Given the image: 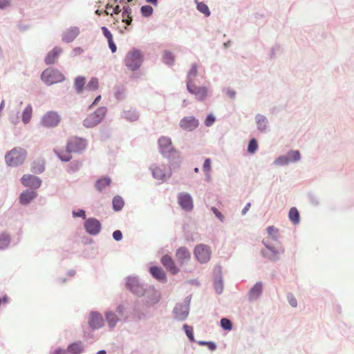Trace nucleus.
I'll use <instances>...</instances> for the list:
<instances>
[{
  "mask_svg": "<svg viewBox=\"0 0 354 354\" xmlns=\"http://www.w3.org/2000/svg\"><path fill=\"white\" fill-rule=\"evenodd\" d=\"M27 157V151L21 147H15L5 156L6 162L9 166L17 167L24 162Z\"/></svg>",
  "mask_w": 354,
  "mask_h": 354,
  "instance_id": "f257e3e1",
  "label": "nucleus"
},
{
  "mask_svg": "<svg viewBox=\"0 0 354 354\" xmlns=\"http://www.w3.org/2000/svg\"><path fill=\"white\" fill-rule=\"evenodd\" d=\"M41 78L48 85L62 82L64 80V75L58 70L48 68L43 71Z\"/></svg>",
  "mask_w": 354,
  "mask_h": 354,
  "instance_id": "f03ea898",
  "label": "nucleus"
},
{
  "mask_svg": "<svg viewBox=\"0 0 354 354\" xmlns=\"http://www.w3.org/2000/svg\"><path fill=\"white\" fill-rule=\"evenodd\" d=\"M106 113L105 107H100L94 113L88 115L84 120V126L86 128H92L99 124Z\"/></svg>",
  "mask_w": 354,
  "mask_h": 354,
  "instance_id": "7ed1b4c3",
  "label": "nucleus"
},
{
  "mask_svg": "<svg viewBox=\"0 0 354 354\" xmlns=\"http://www.w3.org/2000/svg\"><path fill=\"white\" fill-rule=\"evenodd\" d=\"M142 56L138 50H132L127 53L124 63L125 65L131 70L136 71L141 65Z\"/></svg>",
  "mask_w": 354,
  "mask_h": 354,
  "instance_id": "20e7f679",
  "label": "nucleus"
},
{
  "mask_svg": "<svg viewBox=\"0 0 354 354\" xmlns=\"http://www.w3.org/2000/svg\"><path fill=\"white\" fill-rule=\"evenodd\" d=\"M61 122V117L55 111H48L41 118V124L46 128L57 127Z\"/></svg>",
  "mask_w": 354,
  "mask_h": 354,
  "instance_id": "39448f33",
  "label": "nucleus"
},
{
  "mask_svg": "<svg viewBox=\"0 0 354 354\" xmlns=\"http://www.w3.org/2000/svg\"><path fill=\"white\" fill-rule=\"evenodd\" d=\"M187 88L188 91L199 101H203L207 96V88L205 86H197L194 81H187Z\"/></svg>",
  "mask_w": 354,
  "mask_h": 354,
  "instance_id": "423d86ee",
  "label": "nucleus"
},
{
  "mask_svg": "<svg viewBox=\"0 0 354 354\" xmlns=\"http://www.w3.org/2000/svg\"><path fill=\"white\" fill-rule=\"evenodd\" d=\"M210 248L203 244L197 245L194 249V254L201 263L207 262L211 257Z\"/></svg>",
  "mask_w": 354,
  "mask_h": 354,
  "instance_id": "0eeeda50",
  "label": "nucleus"
},
{
  "mask_svg": "<svg viewBox=\"0 0 354 354\" xmlns=\"http://www.w3.org/2000/svg\"><path fill=\"white\" fill-rule=\"evenodd\" d=\"M86 140L80 138H72L67 143L68 150L72 152H78L85 149Z\"/></svg>",
  "mask_w": 354,
  "mask_h": 354,
  "instance_id": "6e6552de",
  "label": "nucleus"
},
{
  "mask_svg": "<svg viewBox=\"0 0 354 354\" xmlns=\"http://www.w3.org/2000/svg\"><path fill=\"white\" fill-rule=\"evenodd\" d=\"M263 243L267 248V250H263L262 254L270 260H276L279 255L284 252L283 249H277L274 246L270 245L266 240H263Z\"/></svg>",
  "mask_w": 354,
  "mask_h": 354,
  "instance_id": "1a4fd4ad",
  "label": "nucleus"
},
{
  "mask_svg": "<svg viewBox=\"0 0 354 354\" xmlns=\"http://www.w3.org/2000/svg\"><path fill=\"white\" fill-rule=\"evenodd\" d=\"M84 227L86 231L91 235L97 234L101 230V224L100 221L93 218H90L85 221Z\"/></svg>",
  "mask_w": 354,
  "mask_h": 354,
  "instance_id": "9d476101",
  "label": "nucleus"
},
{
  "mask_svg": "<svg viewBox=\"0 0 354 354\" xmlns=\"http://www.w3.org/2000/svg\"><path fill=\"white\" fill-rule=\"evenodd\" d=\"M153 176L160 180H165L171 175L170 171L166 172V167L163 165H153L151 167Z\"/></svg>",
  "mask_w": 354,
  "mask_h": 354,
  "instance_id": "9b49d317",
  "label": "nucleus"
},
{
  "mask_svg": "<svg viewBox=\"0 0 354 354\" xmlns=\"http://www.w3.org/2000/svg\"><path fill=\"white\" fill-rule=\"evenodd\" d=\"M198 120L193 116L185 117L180 122V127L186 131H192L198 127Z\"/></svg>",
  "mask_w": 354,
  "mask_h": 354,
  "instance_id": "f8f14e48",
  "label": "nucleus"
},
{
  "mask_svg": "<svg viewBox=\"0 0 354 354\" xmlns=\"http://www.w3.org/2000/svg\"><path fill=\"white\" fill-rule=\"evenodd\" d=\"M178 203L180 207L186 210L191 211L193 209V201L187 193H180L178 196Z\"/></svg>",
  "mask_w": 354,
  "mask_h": 354,
  "instance_id": "ddd939ff",
  "label": "nucleus"
},
{
  "mask_svg": "<svg viewBox=\"0 0 354 354\" xmlns=\"http://www.w3.org/2000/svg\"><path fill=\"white\" fill-rule=\"evenodd\" d=\"M21 183L25 187L37 189L40 187L41 180L32 175L26 174L24 175L21 178Z\"/></svg>",
  "mask_w": 354,
  "mask_h": 354,
  "instance_id": "4468645a",
  "label": "nucleus"
},
{
  "mask_svg": "<svg viewBox=\"0 0 354 354\" xmlns=\"http://www.w3.org/2000/svg\"><path fill=\"white\" fill-rule=\"evenodd\" d=\"M160 152L163 154L170 153L174 151L171 140L169 138L162 136L158 140Z\"/></svg>",
  "mask_w": 354,
  "mask_h": 354,
  "instance_id": "2eb2a0df",
  "label": "nucleus"
},
{
  "mask_svg": "<svg viewBox=\"0 0 354 354\" xmlns=\"http://www.w3.org/2000/svg\"><path fill=\"white\" fill-rule=\"evenodd\" d=\"M88 324L93 329L101 328L104 324L102 316L97 313H91L89 316Z\"/></svg>",
  "mask_w": 354,
  "mask_h": 354,
  "instance_id": "dca6fc26",
  "label": "nucleus"
},
{
  "mask_svg": "<svg viewBox=\"0 0 354 354\" xmlns=\"http://www.w3.org/2000/svg\"><path fill=\"white\" fill-rule=\"evenodd\" d=\"M127 286L136 295H142L144 294L142 287L140 285L138 281L136 278H128Z\"/></svg>",
  "mask_w": 354,
  "mask_h": 354,
  "instance_id": "f3484780",
  "label": "nucleus"
},
{
  "mask_svg": "<svg viewBox=\"0 0 354 354\" xmlns=\"http://www.w3.org/2000/svg\"><path fill=\"white\" fill-rule=\"evenodd\" d=\"M62 50L59 47H55L46 55L45 62L46 64H53L55 63L62 53Z\"/></svg>",
  "mask_w": 354,
  "mask_h": 354,
  "instance_id": "a211bd4d",
  "label": "nucleus"
},
{
  "mask_svg": "<svg viewBox=\"0 0 354 354\" xmlns=\"http://www.w3.org/2000/svg\"><path fill=\"white\" fill-rule=\"evenodd\" d=\"M161 263L162 265L172 274L178 272V269L176 267L175 263L171 257L165 255L161 259Z\"/></svg>",
  "mask_w": 354,
  "mask_h": 354,
  "instance_id": "6ab92c4d",
  "label": "nucleus"
},
{
  "mask_svg": "<svg viewBox=\"0 0 354 354\" xmlns=\"http://www.w3.org/2000/svg\"><path fill=\"white\" fill-rule=\"evenodd\" d=\"M37 196V193L34 191L26 190L22 192L19 197L20 203L26 205L29 203Z\"/></svg>",
  "mask_w": 354,
  "mask_h": 354,
  "instance_id": "aec40b11",
  "label": "nucleus"
},
{
  "mask_svg": "<svg viewBox=\"0 0 354 354\" xmlns=\"http://www.w3.org/2000/svg\"><path fill=\"white\" fill-rule=\"evenodd\" d=\"M79 35L77 28H71L66 30L63 35V40L66 42H71Z\"/></svg>",
  "mask_w": 354,
  "mask_h": 354,
  "instance_id": "412c9836",
  "label": "nucleus"
},
{
  "mask_svg": "<svg viewBox=\"0 0 354 354\" xmlns=\"http://www.w3.org/2000/svg\"><path fill=\"white\" fill-rule=\"evenodd\" d=\"M32 171L36 174H41L45 169V160L43 158H37L32 163Z\"/></svg>",
  "mask_w": 354,
  "mask_h": 354,
  "instance_id": "4be33fe9",
  "label": "nucleus"
},
{
  "mask_svg": "<svg viewBox=\"0 0 354 354\" xmlns=\"http://www.w3.org/2000/svg\"><path fill=\"white\" fill-rule=\"evenodd\" d=\"M84 351V346L81 342H74L67 348L68 353L71 354H80Z\"/></svg>",
  "mask_w": 354,
  "mask_h": 354,
  "instance_id": "5701e85b",
  "label": "nucleus"
},
{
  "mask_svg": "<svg viewBox=\"0 0 354 354\" xmlns=\"http://www.w3.org/2000/svg\"><path fill=\"white\" fill-rule=\"evenodd\" d=\"M150 272L154 278L159 281H165L166 280L165 274L160 268L151 267L150 268Z\"/></svg>",
  "mask_w": 354,
  "mask_h": 354,
  "instance_id": "b1692460",
  "label": "nucleus"
},
{
  "mask_svg": "<svg viewBox=\"0 0 354 354\" xmlns=\"http://www.w3.org/2000/svg\"><path fill=\"white\" fill-rule=\"evenodd\" d=\"M174 312L178 319H184L188 315V308L186 306L178 305L174 308Z\"/></svg>",
  "mask_w": 354,
  "mask_h": 354,
  "instance_id": "393cba45",
  "label": "nucleus"
},
{
  "mask_svg": "<svg viewBox=\"0 0 354 354\" xmlns=\"http://www.w3.org/2000/svg\"><path fill=\"white\" fill-rule=\"evenodd\" d=\"M176 257L178 261H183L190 259V253L187 248L182 247L177 250Z\"/></svg>",
  "mask_w": 354,
  "mask_h": 354,
  "instance_id": "a878e982",
  "label": "nucleus"
},
{
  "mask_svg": "<svg viewBox=\"0 0 354 354\" xmlns=\"http://www.w3.org/2000/svg\"><path fill=\"white\" fill-rule=\"evenodd\" d=\"M262 292V284L257 283L250 290L249 297L250 299H257Z\"/></svg>",
  "mask_w": 354,
  "mask_h": 354,
  "instance_id": "bb28decb",
  "label": "nucleus"
},
{
  "mask_svg": "<svg viewBox=\"0 0 354 354\" xmlns=\"http://www.w3.org/2000/svg\"><path fill=\"white\" fill-rule=\"evenodd\" d=\"M111 183V180L109 178H102L99 179L95 183V187L99 191H102L106 187H109Z\"/></svg>",
  "mask_w": 354,
  "mask_h": 354,
  "instance_id": "cd10ccee",
  "label": "nucleus"
},
{
  "mask_svg": "<svg viewBox=\"0 0 354 354\" xmlns=\"http://www.w3.org/2000/svg\"><path fill=\"white\" fill-rule=\"evenodd\" d=\"M257 127L259 130L263 131L266 129L268 124L267 118L261 115H257L256 117Z\"/></svg>",
  "mask_w": 354,
  "mask_h": 354,
  "instance_id": "c85d7f7f",
  "label": "nucleus"
},
{
  "mask_svg": "<svg viewBox=\"0 0 354 354\" xmlns=\"http://www.w3.org/2000/svg\"><path fill=\"white\" fill-rule=\"evenodd\" d=\"M131 14V8L129 6H124L122 11V21L126 23L127 25H130L132 21Z\"/></svg>",
  "mask_w": 354,
  "mask_h": 354,
  "instance_id": "c756f323",
  "label": "nucleus"
},
{
  "mask_svg": "<svg viewBox=\"0 0 354 354\" xmlns=\"http://www.w3.org/2000/svg\"><path fill=\"white\" fill-rule=\"evenodd\" d=\"M289 219L294 223L298 224L300 220L299 213L296 207H292L288 214Z\"/></svg>",
  "mask_w": 354,
  "mask_h": 354,
  "instance_id": "7c9ffc66",
  "label": "nucleus"
},
{
  "mask_svg": "<svg viewBox=\"0 0 354 354\" xmlns=\"http://www.w3.org/2000/svg\"><path fill=\"white\" fill-rule=\"evenodd\" d=\"M86 84V79L84 77L79 76L75 79V88L77 93H80L82 92Z\"/></svg>",
  "mask_w": 354,
  "mask_h": 354,
  "instance_id": "2f4dec72",
  "label": "nucleus"
},
{
  "mask_svg": "<svg viewBox=\"0 0 354 354\" xmlns=\"http://www.w3.org/2000/svg\"><path fill=\"white\" fill-rule=\"evenodd\" d=\"M32 114V108L31 105H28L24 109L22 114V120L24 124H27L30 122Z\"/></svg>",
  "mask_w": 354,
  "mask_h": 354,
  "instance_id": "473e14b6",
  "label": "nucleus"
},
{
  "mask_svg": "<svg viewBox=\"0 0 354 354\" xmlns=\"http://www.w3.org/2000/svg\"><path fill=\"white\" fill-rule=\"evenodd\" d=\"M124 116L126 119L133 122L138 119V114L135 109L127 110L124 112Z\"/></svg>",
  "mask_w": 354,
  "mask_h": 354,
  "instance_id": "72a5a7b5",
  "label": "nucleus"
},
{
  "mask_svg": "<svg viewBox=\"0 0 354 354\" xmlns=\"http://www.w3.org/2000/svg\"><path fill=\"white\" fill-rule=\"evenodd\" d=\"M124 201L122 197L116 196L113 199V207L115 211H120L124 207Z\"/></svg>",
  "mask_w": 354,
  "mask_h": 354,
  "instance_id": "f704fd0d",
  "label": "nucleus"
},
{
  "mask_svg": "<svg viewBox=\"0 0 354 354\" xmlns=\"http://www.w3.org/2000/svg\"><path fill=\"white\" fill-rule=\"evenodd\" d=\"M195 2L197 5V9L199 12L204 14L206 17H209L210 15L209 8L205 3L199 2L198 0H195Z\"/></svg>",
  "mask_w": 354,
  "mask_h": 354,
  "instance_id": "c9c22d12",
  "label": "nucleus"
},
{
  "mask_svg": "<svg viewBox=\"0 0 354 354\" xmlns=\"http://www.w3.org/2000/svg\"><path fill=\"white\" fill-rule=\"evenodd\" d=\"M106 318L109 325L111 327H114L118 321L116 315L111 312H108L106 313Z\"/></svg>",
  "mask_w": 354,
  "mask_h": 354,
  "instance_id": "e433bc0d",
  "label": "nucleus"
},
{
  "mask_svg": "<svg viewBox=\"0 0 354 354\" xmlns=\"http://www.w3.org/2000/svg\"><path fill=\"white\" fill-rule=\"evenodd\" d=\"M57 155L59 156L61 160L67 162L69 161L72 158L71 152V151L68 150L66 148V150L65 151L62 152H58L57 151H55Z\"/></svg>",
  "mask_w": 354,
  "mask_h": 354,
  "instance_id": "4c0bfd02",
  "label": "nucleus"
},
{
  "mask_svg": "<svg viewBox=\"0 0 354 354\" xmlns=\"http://www.w3.org/2000/svg\"><path fill=\"white\" fill-rule=\"evenodd\" d=\"M99 82L96 77H93L88 83L85 88L88 91H95L98 88Z\"/></svg>",
  "mask_w": 354,
  "mask_h": 354,
  "instance_id": "58836bf2",
  "label": "nucleus"
},
{
  "mask_svg": "<svg viewBox=\"0 0 354 354\" xmlns=\"http://www.w3.org/2000/svg\"><path fill=\"white\" fill-rule=\"evenodd\" d=\"M10 243V237L6 234H0V249H4L8 246Z\"/></svg>",
  "mask_w": 354,
  "mask_h": 354,
  "instance_id": "ea45409f",
  "label": "nucleus"
},
{
  "mask_svg": "<svg viewBox=\"0 0 354 354\" xmlns=\"http://www.w3.org/2000/svg\"><path fill=\"white\" fill-rule=\"evenodd\" d=\"M268 235L274 240H277L279 237V230L274 226H270L267 228Z\"/></svg>",
  "mask_w": 354,
  "mask_h": 354,
  "instance_id": "a19ab883",
  "label": "nucleus"
},
{
  "mask_svg": "<svg viewBox=\"0 0 354 354\" xmlns=\"http://www.w3.org/2000/svg\"><path fill=\"white\" fill-rule=\"evenodd\" d=\"M197 73V65L193 64L187 75V81H194V78L196 77Z\"/></svg>",
  "mask_w": 354,
  "mask_h": 354,
  "instance_id": "79ce46f5",
  "label": "nucleus"
},
{
  "mask_svg": "<svg viewBox=\"0 0 354 354\" xmlns=\"http://www.w3.org/2000/svg\"><path fill=\"white\" fill-rule=\"evenodd\" d=\"M153 8L151 6H143L141 7V13L144 17H149L153 13Z\"/></svg>",
  "mask_w": 354,
  "mask_h": 354,
  "instance_id": "37998d69",
  "label": "nucleus"
},
{
  "mask_svg": "<svg viewBox=\"0 0 354 354\" xmlns=\"http://www.w3.org/2000/svg\"><path fill=\"white\" fill-rule=\"evenodd\" d=\"M257 147L258 145L257 140L254 138L250 140L248 147V152L250 153H254L257 151Z\"/></svg>",
  "mask_w": 354,
  "mask_h": 354,
  "instance_id": "c03bdc74",
  "label": "nucleus"
},
{
  "mask_svg": "<svg viewBox=\"0 0 354 354\" xmlns=\"http://www.w3.org/2000/svg\"><path fill=\"white\" fill-rule=\"evenodd\" d=\"M183 328H184L185 332L186 335H187L188 338L189 339V340L192 342H194V337L193 328L187 324H185Z\"/></svg>",
  "mask_w": 354,
  "mask_h": 354,
  "instance_id": "a18cd8bd",
  "label": "nucleus"
},
{
  "mask_svg": "<svg viewBox=\"0 0 354 354\" xmlns=\"http://www.w3.org/2000/svg\"><path fill=\"white\" fill-rule=\"evenodd\" d=\"M163 60L165 63L171 64L174 61V57L171 53L166 51L163 55Z\"/></svg>",
  "mask_w": 354,
  "mask_h": 354,
  "instance_id": "49530a36",
  "label": "nucleus"
},
{
  "mask_svg": "<svg viewBox=\"0 0 354 354\" xmlns=\"http://www.w3.org/2000/svg\"><path fill=\"white\" fill-rule=\"evenodd\" d=\"M288 158L289 161H297L300 158V153L299 151H292L288 153Z\"/></svg>",
  "mask_w": 354,
  "mask_h": 354,
  "instance_id": "de8ad7c7",
  "label": "nucleus"
},
{
  "mask_svg": "<svg viewBox=\"0 0 354 354\" xmlns=\"http://www.w3.org/2000/svg\"><path fill=\"white\" fill-rule=\"evenodd\" d=\"M221 325L224 329L228 330H230L232 328V322L226 318L221 319Z\"/></svg>",
  "mask_w": 354,
  "mask_h": 354,
  "instance_id": "09e8293b",
  "label": "nucleus"
},
{
  "mask_svg": "<svg viewBox=\"0 0 354 354\" xmlns=\"http://www.w3.org/2000/svg\"><path fill=\"white\" fill-rule=\"evenodd\" d=\"M204 172L206 173V174L209 176V171L211 170V160L209 158H207L203 164V167Z\"/></svg>",
  "mask_w": 354,
  "mask_h": 354,
  "instance_id": "8fccbe9b",
  "label": "nucleus"
},
{
  "mask_svg": "<svg viewBox=\"0 0 354 354\" xmlns=\"http://www.w3.org/2000/svg\"><path fill=\"white\" fill-rule=\"evenodd\" d=\"M215 117L212 114H209L207 115L205 120V124L207 127H210L213 124V123L215 122Z\"/></svg>",
  "mask_w": 354,
  "mask_h": 354,
  "instance_id": "3c124183",
  "label": "nucleus"
},
{
  "mask_svg": "<svg viewBox=\"0 0 354 354\" xmlns=\"http://www.w3.org/2000/svg\"><path fill=\"white\" fill-rule=\"evenodd\" d=\"M102 30L104 37L107 39L108 41L113 39V35L106 27L103 26L102 28Z\"/></svg>",
  "mask_w": 354,
  "mask_h": 354,
  "instance_id": "603ef678",
  "label": "nucleus"
},
{
  "mask_svg": "<svg viewBox=\"0 0 354 354\" xmlns=\"http://www.w3.org/2000/svg\"><path fill=\"white\" fill-rule=\"evenodd\" d=\"M199 344L207 346L211 351H214L216 348V344L212 342H199Z\"/></svg>",
  "mask_w": 354,
  "mask_h": 354,
  "instance_id": "864d4df0",
  "label": "nucleus"
},
{
  "mask_svg": "<svg viewBox=\"0 0 354 354\" xmlns=\"http://www.w3.org/2000/svg\"><path fill=\"white\" fill-rule=\"evenodd\" d=\"M288 162H289V160H288V157L281 156L276 160L275 163H277L278 165H284V164H288Z\"/></svg>",
  "mask_w": 354,
  "mask_h": 354,
  "instance_id": "5fc2aeb1",
  "label": "nucleus"
},
{
  "mask_svg": "<svg viewBox=\"0 0 354 354\" xmlns=\"http://www.w3.org/2000/svg\"><path fill=\"white\" fill-rule=\"evenodd\" d=\"M288 299L290 305L292 307H296L297 305V299L294 297L292 295H288Z\"/></svg>",
  "mask_w": 354,
  "mask_h": 354,
  "instance_id": "6e6d98bb",
  "label": "nucleus"
},
{
  "mask_svg": "<svg viewBox=\"0 0 354 354\" xmlns=\"http://www.w3.org/2000/svg\"><path fill=\"white\" fill-rule=\"evenodd\" d=\"M113 237L115 241H120L122 239V234L120 230H115L113 233Z\"/></svg>",
  "mask_w": 354,
  "mask_h": 354,
  "instance_id": "4d7b16f0",
  "label": "nucleus"
},
{
  "mask_svg": "<svg viewBox=\"0 0 354 354\" xmlns=\"http://www.w3.org/2000/svg\"><path fill=\"white\" fill-rule=\"evenodd\" d=\"M108 43H109V46L111 52L112 53L116 52L117 47H116V45L115 44V43L113 41V39L109 40Z\"/></svg>",
  "mask_w": 354,
  "mask_h": 354,
  "instance_id": "13d9d810",
  "label": "nucleus"
},
{
  "mask_svg": "<svg viewBox=\"0 0 354 354\" xmlns=\"http://www.w3.org/2000/svg\"><path fill=\"white\" fill-rule=\"evenodd\" d=\"M212 210L218 218H219L221 221H223V216L221 214V213L219 211H218V209L216 208L212 207Z\"/></svg>",
  "mask_w": 354,
  "mask_h": 354,
  "instance_id": "bf43d9fd",
  "label": "nucleus"
},
{
  "mask_svg": "<svg viewBox=\"0 0 354 354\" xmlns=\"http://www.w3.org/2000/svg\"><path fill=\"white\" fill-rule=\"evenodd\" d=\"M10 5L7 0H0V8H4Z\"/></svg>",
  "mask_w": 354,
  "mask_h": 354,
  "instance_id": "052dcab7",
  "label": "nucleus"
},
{
  "mask_svg": "<svg viewBox=\"0 0 354 354\" xmlns=\"http://www.w3.org/2000/svg\"><path fill=\"white\" fill-rule=\"evenodd\" d=\"M74 216L85 217V212L84 210H80L77 212H73Z\"/></svg>",
  "mask_w": 354,
  "mask_h": 354,
  "instance_id": "680f3d73",
  "label": "nucleus"
},
{
  "mask_svg": "<svg viewBox=\"0 0 354 354\" xmlns=\"http://www.w3.org/2000/svg\"><path fill=\"white\" fill-rule=\"evenodd\" d=\"M67 353H68L67 350H64V349L59 348V349L55 351L53 354H67Z\"/></svg>",
  "mask_w": 354,
  "mask_h": 354,
  "instance_id": "e2e57ef3",
  "label": "nucleus"
},
{
  "mask_svg": "<svg viewBox=\"0 0 354 354\" xmlns=\"http://www.w3.org/2000/svg\"><path fill=\"white\" fill-rule=\"evenodd\" d=\"M112 6H110L109 4L106 6V10H105V12L106 15H113V10L111 11V10H110V8H111Z\"/></svg>",
  "mask_w": 354,
  "mask_h": 354,
  "instance_id": "0e129e2a",
  "label": "nucleus"
},
{
  "mask_svg": "<svg viewBox=\"0 0 354 354\" xmlns=\"http://www.w3.org/2000/svg\"><path fill=\"white\" fill-rule=\"evenodd\" d=\"M250 205H250V203H247V204H246V205L245 206V207H244V208H243V209L242 210V214H245L248 211V209H250Z\"/></svg>",
  "mask_w": 354,
  "mask_h": 354,
  "instance_id": "69168bd1",
  "label": "nucleus"
},
{
  "mask_svg": "<svg viewBox=\"0 0 354 354\" xmlns=\"http://www.w3.org/2000/svg\"><path fill=\"white\" fill-rule=\"evenodd\" d=\"M121 12V9L119 6H116L115 8H113V12L114 14H118Z\"/></svg>",
  "mask_w": 354,
  "mask_h": 354,
  "instance_id": "338daca9",
  "label": "nucleus"
},
{
  "mask_svg": "<svg viewBox=\"0 0 354 354\" xmlns=\"http://www.w3.org/2000/svg\"><path fill=\"white\" fill-rule=\"evenodd\" d=\"M101 99V96L100 95H98L97 97H96V98L95 99L93 104H96Z\"/></svg>",
  "mask_w": 354,
  "mask_h": 354,
  "instance_id": "774afa93",
  "label": "nucleus"
}]
</instances>
